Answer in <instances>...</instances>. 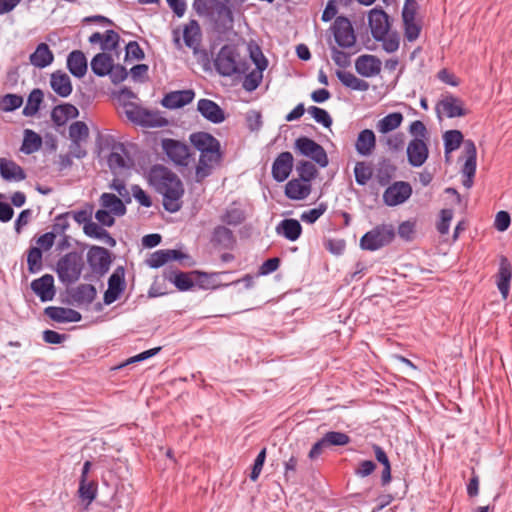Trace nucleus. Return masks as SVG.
<instances>
[{
  "instance_id": "41",
  "label": "nucleus",
  "mask_w": 512,
  "mask_h": 512,
  "mask_svg": "<svg viewBox=\"0 0 512 512\" xmlns=\"http://www.w3.org/2000/svg\"><path fill=\"white\" fill-rule=\"evenodd\" d=\"M96 295L97 291L93 285L81 284L76 288L73 298L79 304H90L94 301Z\"/></svg>"
},
{
  "instance_id": "39",
  "label": "nucleus",
  "mask_w": 512,
  "mask_h": 512,
  "mask_svg": "<svg viewBox=\"0 0 512 512\" xmlns=\"http://www.w3.org/2000/svg\"><path fill=\"white\" fill-rule=\"evenodd\" d=\"M336 75L344 86L352 90L366 91L369 88L368 82L356 77L351 72L339 70L336 72Z\"/></svg>"
},
{
  "instance_id": "35",
  "label": "nucleus",
  "mask_w": 512,
  "mask_h": 512,
  "mask_svg": "<svg viewBox=\"0 0 512 512\" xmlns=\"http://www.w3.org/2000/svg\"><path fill=\"white\" fill-rule=\"evenodd\" d=\"M78 114V109L74 105L66 103L53 108L51 119L56 125L62 126L69 119L76 118Z\"/></svg>"
},
{
  "instance_id": "29",
  "label": "nucleus",
  "mask_w": 512,
  "mask_h": 512,
  "mask_svg": "<svg viewBox=\"0 0 512 512\" xmlns=\"http://www.w3.org/2000/svg\"><path fill=\"white\" fill-rule=\"evenodd\" d=\"M53 60L54 54L46 43L38 44L35 51L29 56L31 65L39 69L49 66Z\"/></svg>"
},
{
  "instance_id": "17",
  "label": "nucleus",
  "mask_w": 512,
  "mask_h": 512,
  "mask_svg": "<svg viewBox=\"0 0 512 512\" xmlns=\"http://www.w3.org/2000/svg\"><path fill=\"white\" fill-rule=\"evenodd\" d=\"M125 289L124 273L116 270L108 280V289L104 293V303L110 305L115 302Z\"/></svg>"
},
{
  "instance_id": "61",
  "label": "nucleus",
  "mask_w": 512,
  "mask_h": 512,
  "mask_svg": "<svg viewBox=\"0 0 512 512\" xmlns=\"http://www.w3.org/2000/svg\"><path fill=\"white\" fill-rule=\"evenodd\" d=\"M453 218V211L451 209H443L440 212V221L437 224V230L440 234H447L449 231L450 222Z\"/></svg>"
},
{
  "instance_id": "36",
  "label": "nucleus",
  "mask_w": 512,
  "mask_h": 512,
  "mask_svg": "<svg viewBox=\"0 0 512 512\" xmlns=\"http://www.w3.org/2000/svg\"><path fill=\"white\" fill-rule=\"evenodd\" d=\"M184 255L178 250H158L154 252L147 260V264L151 268H158L171 260H179Z\"/></svg>"
},
{
  "instance_id": "21",
  "label": "nucleus",
  "mask_w": 512,
  "mask_h": 512,
  "mask_svg": "<svg viewBox=\"0 0 512 512\" xmlns=\"http://www.w3.org/2000/svg\"><path fill=\"white\" fill-rule=\"evenodd\" d=\"M183 40L187 47L196 55L199 52L202 32L199 23L192 19L183 27Z\"/></svg>"
},
{
  "instance_id": "16",
  "label": "nucleus",
  "mask_w": 512,
  "mask_h": 512,
  "mask_svg": "<svg viewBox=\"0 0 512 512\" xmlns=\"http://www.w3.org/2000/svg\"><path fill=\"white\" fill-rule=\"evenodd\" d=\"M31 289L42 302L51 301L55 296L54 278L50 274L35 279L31 283Z\"/></svg>"
},
{
  "instance_id": "59",
  "label": "nucleus",
  "mask_w": 512,
  "mask_h": 512,
  "mask_svg": "<svg viewBox=\"0 0 512 512\" xmlns=\"http://www.w3.org/2000/svg\"><path fill=\"white\" fill-rule=\"evenodd\" d=\"M417 10L418 3L416 2V0H405L402 10L403 22L415 21Z\"/></svg>"
},
{
  "instance_id": "1",
  "label": "nucleus",
  "mask_w": 512,
  "mask_h": 512,
  "mask_svg": "<svg viewBox=\"0 0 512 512\" xmlns=\"http://www.w3.org/2000/svg\"><path fill=\"white\" fill-rule=\"evenodd\" d=\"M148 181L163 196V206L171 213L182 207L184 188L181 180L162 165H154L148 172Z\"/></svg>"
},
{
  "instance_id": "5",
  "label": "nucleus",
  "mask_w": 512,
  "mask_h": 512,
  "mask_svg": "<svg viewBox=\"0 0 512 512\" xmlns=\"http://www.w3.org/2000/svg\"><path fill=\"white\" fill-rule=\"evenodd\" d=\"M62 282L72 283L79 279L82 272L81 258L76 253H68L59 259L56 268Z\"/></svg>"
},
{
  "instance_id": "10",
  "label": "nucleus",
  "mask_w": 512,
  "mask_h": 512,
  "mask_svg": "<svg viewBox=\"0 0 512 512\" xmlns=\"http://www.w3.org/2000/svg\"><path fill=\"white\" fill-rule=\"evenodd\" d=\"M412 194L409 183L399 181L390 185L383 193V201L388 206H397L404 203Z\"/></svg>"
},
{
  "instance_id": "26",
  "label": "nucleus",
  "mask_w": 512,
  "mask_h": 512,
  "mask_svg": "<svg viewBox=\"0 0 512 512\" xmlns=\"http://www.w3.org/2000/svg\"><path fill=\"white\" fill-rule=\"evenodd\" d=\"M45 314L58 323L78 322L81 320V314L71 308L50 306L45 308Z\"/></svg>"
},
{
  "instance_id": "34",
  "label": "nucleus",
  "mask_w": 512,
  "mask_h": 512,
  "mask_svg": "<svg viewBox=\"0 0 512 512\" xmlns=\"http://www.w3.org/2000/svg\"><path fill=\"white\" fill-rule=\"evenodd\" d=\"M403 120L404 117L402 113H389L388 115L384 116L383 118L377 121L376 130L378 131V133L382 135H387L390 132H393L396 129H398L401 126Z\"/></svg>"
},
{
  "instance_id": "47",
  "label": "nucleus",
  "mask_w": 512,
  "mask_h": 512,
  "mask_svg": "<svg viewBox=\"0 0 512 512\" xmlns=\"http://www.w3.org/2000/svg\"><path fill=\"white\" fill-rule=\"evenodd\" d=\"M97 487L95 481L80 480L78 494L83 501L87 502V506L96 498Z\"/></svg>"
},
{
  "instance_id": "20",
  "label": "nucleus",
  "mask_w": 512,
  "mask_h": 512,
  "mask_svg": "<svg viewBox=\"0 0 512 512\" xmlns=\"http://www.w3.org/2000/svg\"><path fill=\"white\" fill-rule=\"evenodd\" d=\"M198 112L208 121L218 124L225 120L224 111L210 99H200L197 103Z\"/></svg>"
},
{
  "instance_id": "19",
  "label": "nucleus",
  "mask_w": 512,
  "mask_h": 512,
  "mask_svg": "<svg viewBox=\"0 0 512 512\" xmlns=\"http://www.w3.org/2000/svg\"><path fill=\"white\" fill-rule=\"evenodd\" d=\"M88 263L95 271L106 272L109 269L111 260L107 249L99 246L90 248L87 254Z\"/></svg>"
},
{
  "instance_id": "6",
  "label": "nucleus",
  "mask_w": 512,
  "mask_h": 512,
  "mask_svg": "<svg viewBox=\"0 0 512 512\" xmlns=\"http://www.w3.org/2000/svg\"><path fill=\"white\" fill-rule=\"evenodd\" d=\"M295 149L303 156L311 158L320 167L328 165V157L324 148L308 137H299L295 141Z\"/></svg>"
},
{
  "instance_id": "12",
  "label": "nucleus",
  "mask_w": 512,
  "mask_h": 512,
  "mask_svg": "<svg viewBox=\"0 0 512 512\" xmlns=\"http://www.w3.org/2000/svg\"><path fill=\"white\" fill-rule=\"evenodd\" d=\"M438 115H444L447 118L465 116L467 114L464 103L461 99L448 95L440 100L436 107Z\"/></svg>"
},
{
  "instance_id": "25",
  "label": "nucleus",
  "mask_w": 512,
  "mask_h": 512,
  "mask_svg": "<svg viewBox=\"0 0 512 512\" xmlns=\"http://www.w3.org/2000/svg\"><path fill=\"white\" fill-rule=\"evenodd\" d=\"M50 86L58 96L63 98L68 97L73 90L70 77L60 70L51 74Z\"/></svg>"
},
{
  "instance_id": "15",
  "label": "nucleus",
  "mask_w": 512,
  "mask_h": 512,
  "mask_svg": "<svg viewBox=\"0 0 512 512\" xmlns=\"http://www.w3.org/2000/svg\"><path fill=\"white\" fill-rule=\"evenodd\" d=\"M293 155L290 152L280 153L272 164V177L277 182H284L293 169Z\"/></svg>"
},
{
  "instance_id": "64",
  "label": "nucleus",
  "mask_w": 512,
  "mask_h": 512,
  "mask_svg": "<svg viewBox=\"0 0 512 512\" xmlns=\"http://www.w3.org/2000/svg\"><path fill=\"white\" fill-rule=\"evenodd\" d=\"M131 191L133 197L140 205L144 207H150L152 205L151 198L140 186L133 185Z\"/></svg>"
},
{
  "instance_id": "42",
  "label": "nucleus",
  "mask_w": 512,
  "mask_h": 512,
  "mask_svg": "<svg viewBox=\"0 0 512 512\" xmlns=\"http://www.w3.org/2000/svg\"><path fill=\"white\" fill-rule=\"evenodd\" d=\"M167 124L168 121L162 117L159 112L144 109L139 125L149 128H160Z\"/></svg>"
},
{
  "instance_id": "56",
  "label": "nucleus",
  "mask_w": 512,
  "mask_h": 512,
  "mask_svg": "<svg viewBox=\"0 0 512 512\" xmlns=\"http://www.w3.org/2000/svg\"><path fill=\"white\" fill-rule=\"evenodd\" d=\"M27 263L29 271L35 273L41 269L42 266V252L40 248L33 247L29 250L27 256Z\"/></svg>"
},
{
  "instance_id": "51",
  "label": "nucleus",
  "mask_w": 512,
  "mask_h": 512,
  "mask_svg": "<svg viewBox=\"0 0 512 512\" xmlns=\"http://www.w3.org/2000/svg\"><path fill=\"white\" fill-rule=\"evenodd\" d=\"M307 111L317 123L322 124L325 128L332 125V118L325 109L310 106Z\"/></svg>"
},
{
  "instance_id": "24",
  "label": "nucleus",
  "mask_w": 512,
  "mask_h": 512,
  "mask_svg": "<svg viewBox=\"0 0 512 512\" xmlns=\"http://www.w3.org/2000/svg\"><path fill=\"white\" fill-rule=\"evenodd\" d=\"M194 96L193 90L173 91L165 95L162 105L169 109L180 108L192 102Z\"/></svg>"
},
{
  "instance_id": "38",
  "label": "nucleus",
  "mask_w": 512,
  "mask_h": 512,
  "mask_svg": "<svg viewBox=\"0 0 512 512\" xmlns=\"http://www.w3.org/2000/svg\"><path fill=\"white\" fill-rule=\"evenodd\" d=\"M84 233L91 238L100 239L110 247L116 245L115 239L103 227L91 221L83 226Z\"/></svg>"
},
{
  "instance_id": "52",
  "label": "nucleus",
  "mask_w": 512,
  "mask_h": 512,
  "mask_svg": "<svg viewBox=\"0 0 512 512\" xmlns=\"http://www.w3.org/2000/svg\"><path fill=\"white\" fill-rule=\"evenodd\" d=\"M23 103L21 96L16 94H6L0 100V110L10 112L19 108Z\"/></svg>"
},
{
  "instance_id": "46",
  "label": "nucleus",
  "mask_w": 512,
  "mask_h": 512,
  "mask_svg": "<svg viewBox=\"0 0 512 512\" xmlns=\"http://www.w3.org/2000/svg\"><path fill=\"white\" fill-rule=\"evenodd\" d=\"M445 155L457 150L463 142V134L459 130H449L443 135Z\"/></svg>"
},
{
  "instance_id": "11",
  "label": "nucleus",
  "mask_w": 512,
  "mask_h": 512,
  "mask_svg": "<svg viewBox=\"0 0 512 512\" xmlns=\"http://www.w3.org/2000/svg\"><path fill=\"white\" fill-rule=\"evenodd\" d=\"M465 162L462 167V174L466 177L463 181L465 187L472 186L473 177L476 172L477 150L474 142L470 139L464 141Z\"/></svg>"
},
{
  "instance_id": "62",
  "label": "nucleus",
  "mask_w": 512,
  "mask_h": 512,
  "mask_svg": "<svg viewBox=\"0 0 512 512\" xmlns=\"http://www.w3.org/2000/svg\"><path fill=\"white\" fill-rule=\"evenodd\" d=\"M120 36L114 30H107L103 36L102 50H114L118 46Z\"/></svg>"
},
{
  "instance_id": "58",
  "label": "nucleus",
  "mask_w": 512,
  "mask_h": 512,
  "mask_svg": "<svg viewBox=\"0 0 512 512\" xmlns=\"http://www.w3.org/2000/svg\"><path fill=\"white\" fill-rule=\"evenodd\" d=\"M408 132L413 137L412 139L428 140V131L424 123L420 120L413 121L408 128Z\"/></svg>"
},
{
  "instance_id": "63",
  "label": "nucleus",
  "mask_w": 512,
  "mask_h": 512,
  "mask_svg": "<svg viewBox=\"0 0 512 512\" xmlns=\"http://www.w3.org/2000/svg\"><path fill=\"white\" fill-rule=\"evenodd\" d=\"M110 189L116 191L119 197L125 202H131L130 192L128 191L125 183L120 179H114L110 185Z\"/></svg>"
},
{
  "instance_id": "32",
  "label": "nucleus",
  "mask_w": 512,
  "mask_h": 512,
  "mask_svg": "<svg viewBox=\"0 0 512 512\" xmlns=\"http://www.w3.org/2000/svg\"><path fill=\"white\" fill-rule=\"evenodd\" d=\"M99 203L103 209L117 217L123 216L126 213L124 200L112 193H103L99 198Z\"/></svg>"
},
{
  "instance_id": "45",
  "label": "nucleus",
  "mask_w": 512,
  "mask_h": 512,
  "mask_svg": "<svg viewBox=\"0 0 512 512\" xmlns=\"http://www.w3.org/2000/svg\"><path fill=\"white\" fill-rule=\"evenodd\" d=\"M69 136L72 140V143L75 146H78V143L86 141L88 139V126L82 121L72 123L69 127Z\"/></svg>"
},
{
  "instance_id": "8",
  "label": "nucleus",
  "mask_w": 512,
  "mask_h": 512,
  "mask_svg": "<svg viewBox=\"0 0 512 512\" xmlns=\"http://www.w3.org/2000/svg\"><path fill=\"white\" fill-rule=\"evenodd\" d=\"M333 34L336 43L343 48L354 46L356 37L351 22L345 17H337L333 24Z\"/></svg>"
},
{
  "instance_id": "27",
  "label": "nucleus",
  "mask_w": 512,
  "mask_h": 512,
  "mask_svg": "<svg viewBox=\"0 0 512 512\" xmlns=\"http://www.w3.org/2000/svg\"><path fill=\"white\" fill-rule=\"evenodd\" d=\"M0 175L10 182H19L26 178L24 170L14 161L0 158Z\"/></svg>"
},
{
  "instance_id": "57",
  "label": "nucleus",
  "mask_w": 512,
  "mask_h": 512,
  "mask_svg": "<svg viewBox=\"0 0 512 512\" xmlns=\"http://www.w3.org/2000/svg\"><path fill=\"white\" fill-rule=\"evenodd\" d=\"M297 172L301 180L309 183L315 177L317 170L311 162L301 161L297 166Z\"/></svg>"
},
{
  "instance_id": "50",
  "label": "nucleus",
  "mask_w": 512,
  "mask_h": 512,
  "mask_svg": "<svg viewBox=\"0 0 512 512\" xmlns=\"http://www.w3.org/2000/svg\"><path fill=\"white\" fill-rule=\"evenodd\" d=\"M323 439L326 443V446H345L350 442V437L343 432L339 431H330L327 432Z\"/></svg>"
},
{
  "instance_id": "9",
  "label": "nucleus",
  "mask_w": 512,
  "mask_h": 512,
  "mask_svg": "<svg viewBox=\"0 0 512 512\" xmlns=\"http://www.w3.org/2000/svg\"><path fill=\"white\" fill-rule=\"evenodd\" d=\"M428 140L411 139L406 148L408 163L415 168L421 167L428 159Z\"/></svg>"
},
{
  "instance_id": "2",
  "label": "nucleus",
  "mask_w": 512,
  "mask_h": 512,
  "mask_svg": "<svg viewBox=\"0 0 512 512\" xmlns=\"http://www.w3.org/2000/svg\"><path fill=\"white\" fill-rule=\"evenodd\" d=\"M190 142L200 152L195 168V179L201 182L211 175L221 160L220 142L207 132L192 133Z\"/></svg>"
},
{
  "instance_id": "23",
  "label": "nucleus",
  "mask_w": 512,
  "mask_h": 512,
  "mask_svg": "<svg viewBox=\"0 0 512 512\" xmlns=\"http://www.w3.org/2000/svg\"><path fill=\"white\" fill-rule=\"evenodd\" d=\"M135 95L132 91L129 89H122L119 94V100L123 101V112L126 115V117L136 123L140 124L141 118H142V112L144 111V108H141L140 106L136 105L135 103L126 101L129 99L134 98Z\"/></svg>"
},
{
  "instance_id": "18",
  "label": "nucleus",
  "mask_w": 512,
  "mask_h": 512,
  "mask_svg": "<svg viewBox=\"0 0 512 512\" xmlns=\"http://www.w3.org/2000/svg\"><path fill=\"white\" fill-rule=\"evenodd\" d=\"M356 71L363 77H373L380 73L382 62L374 55H361L355 62Z\"/></svg>"
},
{
  "instance_id": "60",
  "label": "nucleus",
  "mask_w": 512,
  "mask_h": 512,
  "mask_svg": "<svg viewBox=\"0 0 512 512\" xmlns=\"http://www.w3.org/2000/svg\"><path fill=\"white\" fill-rule=\"evenodd\" d=\"M404 25V36L409 42L415 41L421 31L420 25L415 21L403 22Z\"/></svg>"
},
{
  "instance_id": "4",
  "label": "nucleus",
  "mask_w": 512,
  "mask_h": 512,
  "mask_svg": "<svg viewBox=\"0 0 512 512\" xmlns=\"http://www.w3.org/2000/svg\"><path fill=\"white\" fill-rule=\"evenodd\" d=\"M395 238V228L392 224H381L366 232L360 239L363 250L376 251L389 245Z\"/></svg>"
},
{
  "instance_id": "44",
  "label": "nucleus",
  "mask_w": 512,
  "mask_h": 512,
  "mask_svg": "<svg viewBox=\"0 0 512 512\" xmlns=\"http://www.w3.org/2000/svg\"><path fill=\"white\" fill-rule=\"evenodd\" d=\"M212 241L222 247L229 248L234 243V236L227 227L217 226L213 231Z\"/></svg>"
},
{
  "instance_id": "54",
  "label": "nucleus",
  "mask_w": 512,
  "mask_h": 512,
  "mask_svg": "<svg viewBox=\"0 0 512 512\" xmlns=\"http://www.w3.org/2000/svg\"><path fill=\"white\" fill-rule=\"evenodd\" d=\"M180 291H188L194 286V282L189 274L184 272L176 273L168 278Z\"/></svg>"
},
{
  "instance_id": "48",
  "label": "nucleus",
  "mask_w": 512,
  "mask_h": 512,
  "mask_svg": "<svg viewBox=\"0 0 512 512\" xmlns=\"http://www.w3.org/2000/svg\"><path fill=\"white\" fill-rule=\"evenodd\" d=\"M354 175L357 184L366 185L373 175L371 165L363 161L357 162L354 167Z\"/></svg>"
},
{
  "instance_id": "55",
  "label": "nucleus",
  "mask_w": 512,
  "mask_h": 512,
  "mask_svg": "<svg viewBox=\"0 0 512 512\" xmlns=\"http://www.w3.org/2000/svg\"><path fill=\"white\" fill-rule=\"evenodd\" d=\"M376 41L382 42V48L387 53H393L398 50L400 45V37L397 33H387L384 34L383 38L375 39Z\"/></svg>"
},
{
  "instance_id": "49",
  "label": "nucleus",
  "mask_w": 512,
  "mask_h": 512,
  "mask_svg": "<svg viewBox=\"0 0 512 512\" xmlns=\"http://www.w3.org/2000/svg\"><path fill=\"white\" fill-rule=\"evenodd\" d=\"M381 141L389 151L398 152L404 147V134L401 132L387 134L381 138Z\"/></svg>"
},
{
  "instance_id": "3",
  "label": "nucleus",
  "mask_w": 512,
  "mask_h": 512,
  "mask_svg": "<svg viewBox=\"0 0 512 512\" xmlns=\"http://www.w3.org/2000/svg\"><path fill=\"white\" fill-rule=\"evenodd\" d=\"M214 65L222 76L244 74L248 70L246 61L242 60L236 48L232 45H224L219 50Z\"/></svg>"
},
{
  "instance_id": "22",
  "label": "nucleus",
  "mask_w": 512,
  "mask_h": 512,
  "mask_svg": "<svg viewBox=\"0 0 512 512\" xmlns=\"http://www.w3.org/2000/svg\"><path fill=\"white\" fill-rule=\"evenodd\" d=\"M107 162L109 168L115 173L128 169L132 165V160L122 144L113 147Z\"/></svg>"
},
{
  "instance_id": "31",
  "label": "nucleus",
  "mask_w": 512,
  "mask_h": 512,
  "mask_svg": "<svg viewBox=\"0 0 512 512\" xmlns=\"http://www.w3.org/2000/svg\"><path fill=\"white\" fill-rule=\"evenodd\" d=\"M276 233L289 241H296L302 233V226L296 219H284L276 226Z\"/></svg>"
},
{
  "instance_id": "14",
  "label": "nucleus",
  "mask_w": 512,
  "mask_h": 512,
  "mask_svg": "<svg viewBox=\"0 0 512 512\" xmlns=\"http://www.w3.org/2000/svg\"><path fill=\"white\" fill-rule=\"evenodd\" d=\"M495 277L496 285L502 296V299L506 300L510 292L512 265L505 256L500 257L499 269Z\"/></svg>"
},
{
  "instance_id": "28",
  "label": "nucleus",
  "mask_w": 512,
  "mask_h": 512,
  "mask_svg": "<svg viewBox=\"0 0 512 512\" xmlns=\"http://www.w3.org/2000/svg\"><path fill=\"white\" fill-rule=\"evenodd\" d=\"M376 146V137L372 130L364 129L360 131L355 142V149L361 156H370Z\"/></svg>"
},
{
  "instance_id": "43",
  "label": "nucleus",
  "mask_w": 512,
  "mask_h": 512,
  "mask_svg": "<svg viewBox=\"0 0 512 512\" xmlns=\"http://www.w3.org/2000/svg\"><path fill=\"white\" fill-rule=\"evenodd\" d=\"M44 94L40 89H34L28 96L26 105L23 109V114L27 117L34 116L43 101Z\"/></svg>"
},
{
  "instance_id": "13",
  "label": "nucleus",
  "mask_w": 512,
  "mask_h": 512,
  "mask_svg": "<svg viewBox=\"0 0 512 512\" xmlns=\"http://www.w3.org/2000/svg\"><path fill=\"white\" fill-rule=\"evenodd\" d=\"M368 22L374 39L383 38L384 34L389 32L390 23L388 15L381 9H372L368 14Z\"/></svg>"
},
{
  "instance_id": "7",
  "label": "nucleus",
  "mask_w": 512,
  "mask_h": 512,
  "mask_svg": "<svg viewBox=\"0 0 512 512\" xmlns=\"http://www.w3.org/2000/svg\"><path fill=\"white\" fill-rule=\"evenodd\" d=\"M162 148L167 157L179 166H188L190 163V153L187 145L174 139H164Z\"/></svg>"
},
{
  "instance_id": "37",
  "label": "nucleus",
  "mask_w": 512,
  "mask_h": 512,
  "mask_svg": "<svg viewBox=\"0 0 512 512\" xmlns=\"http://www.w3.org/2000/svg\"><path fill=\"white\" fill-rule=\"evenodd\" d=\"M113 63L114 60L109 54L99 53L93 57L91 69L97 76L103 77L111 72Z\"/></svg>"
},
{
  "instance_id": "33",
  "label": "nucleus",
  "mask_w": 512,
  "mask_h": 512,
  "mask_svg": "<svg viewBox=\"0 0 512 512\" xmlns=\"http://www.w3.org/2000/svg\"><path fill=\"white\" fill-rule=\"evenodd\" d=\"M310 192V184L301 179H292L285 186V195L292 200L305 199Z\"/></svg>"
},
{
  "instance_id": "40",
  "label": "nucleus",
  "mask_w": 512,
  "mask_h": 512,
  "mask_svg": "<svg viewBox=\"0 0 512 512\" xmlns=\"http://www.w3.org/2000/svg\"><path fill=\"white\" fill-rule=\"evenodd\" d=\"M42 145L41 137L34 131L26 129L24 131V139L21 151L25 154H32L40 149Z\"/></svg>"
},
{
  "instance_id": "30",
  "label": "nucleus",
  "mask_w": 512,
  "mask_h": 512,
  "mask_svg": "<svg viewBox=\"0 0 512 512\" xmlns=\"http://www.w3.org/2000/svg\"><path fill=\"white\" fill-rule=\"evenodd\" d=\"M67 68L73 76L84 77L87 72V59L84 53L80 50L72 51L67 57Z\"/></svg>"
},
{
  "instance_id": "53",
  "label": "nucleus",
  "mask_w": 512,
  "mask_h": 512,
  "mask_svg": "<svg viewBox=\"0 0 512 512\" xmlns=\"http://www.w3.org/2000/svg\"><path fill=\"white\" fill-rule=\"evenodd\" d=\"M327 209L328 205L322 202L316 208L304 211L300 215V219L305 223L313 224L327 211Z\"/></svg>"
}]
</instances>
